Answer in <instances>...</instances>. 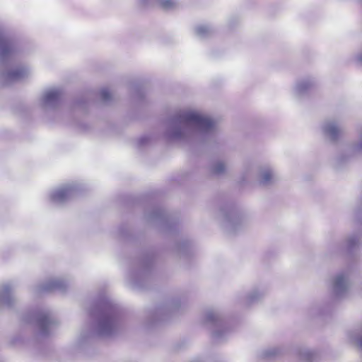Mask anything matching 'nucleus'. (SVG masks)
<instances>
[{"mask_svg":"<svg viewBox=\"0 0 362 362\" xmlns=\"http://www.w3.org/2000/svg\"><path fill=\"white\" fill-rule=\"evenodd\" d=\"M30 74V69L28 66H20L6 69V71L1 72V77L5 84L8 85L28 77Z\"/></svg>","mask_w":362,"mask_h":362,"instance_id":"423d86ee","label":"nucleus"},{"mask_svg":"<svg viewBox=\"0 0 362 362\" xmlns=\"http://www.w3.org/2000/svg\"><path fill=\"white\" fill-rule=\"evenodd\" d=\"M272 177V173L270 171H266L262 175V180L264 182H269Z\"/></svg>","mask_w":362,"mask_h":362,"instance_id":"ddd939ff","label":"nucleus"},{"mask_svg":"<svg viewBox=\"0 0 362 362\" xmlns=\"http://www.w3.org/2000/svg\"><path fill=\"white\" fill-rule=\"evenodd\" d=\"M186 119L187 122L204 131H209L214 126V122L211 119L197 112L189 113L187 115Z\"/></svg>","mask_w":362,"mask_h":362,"instance_id":"6e6552de","label":"nucleus"},{"mask_svg":"<svg viewBox=\"0 0 362 362\" xmlns=\"http://www.w3.org/2000/svg\"><path fill=\"white\" fill-rule=\"evenodd\" d=\"M344 281V278L342 276H339L336 280V284L337 286L341 285Z\"/></svg>","mask_w":362,"mask_h":362,"instance_id":"2eb2a0df","label":"nucleus"},{"mask_svg":"<svg viewBox=\"0 0 362 362\" xmlns=\"http://www.w3.org/2000/svg\"><path fill=\"white\" fill-rule=\"evenodd\" d=\"M16 51L13 41L9 38L0 26V63L9 60Z\"/></svg>","mask_w":362,"mask_h":362,"instance_id":"0eeeda50","label":"nucleus"},{"mask_svg":"<svg viewBox=\"0 0 362 362\" xmlns=\"http://www.w3.org/2000/svg\"><path fill=\"white\" fill-rule=\"evenodd\" d=\"M14 286L13 284L7 283L0 287V305L11 307L15 302Z\"/></svg>","mask_w":362,"mask_h":362,"instance_id":"1a4fd4ad","label":"nucleus"},{"mask_svg":"<svg viewBox=\"0 0 362 362\" xmlns=\"http://www.w3.org/2000/svg\"><path fill=\"white\" fill-rule=\"evenodd\" d=\"M173 3L171 1H170V0L165 1L163 2V6L165 8H169L171 6H173Z\"/></svg>","mask_w":362,"mask_h":362,"instance_id":"4468645a","label":"nucleus"},{"mask_svg":"<svg viewBox=\"0 0 362 362\" xmlns=\"http://www.w3.org/2000/svg\"><path fill=\"white\" fill-rule=\"evenodd\" d=\"M327 132L333 139H336L340 132L339 129L334 124H329L327 127Z\"/></svg>","mask_w":362,"mask_h":362,"instance_id":"9d476101","label":"nucleus"},{"mask_svg":"<svg viewBox=\"0 0 362 362\" xmlns=\"http://www.w3.org/2000/svg\"><path fill=\"white\" fill-rule=\"evenodd\" d=\"M90 345V325L86 323L79 329L76 339L70 347L74 354H84Z\"/></svg>","mask_w":362,"mask_h":362,"instance_id":"7ed1b4c3","label":"nucleus"},{"mask_svg":"<svg viewBox=\"0 0 362 362\" xmlns=\"http://www.w3.org/2000/svg\"><path fill=\"white\" fill-rule=\"evenodd\" d=\"M36 322L42 336H47L52 329L57 325L58 321L49 310H42L38 313Z\"/></svg>","mask_w":362,"mask_h":362,"instance_id":"39448f33","label":"nucleus"},{"mask_svg":"<svg viewBox=\"0 0 362 362\" xmlns=\"http://www.w3.org/2000/svg\"><path fill=\"white\" fill-rule=\"evenodd\" d=\"M111 92L107 88H104L100 91V97L104 101H107L111 98Z\"/></svg>","mask_w":362,"mask_h":362,"instance_id":"9b49d317","label":"nucleus"},{"mask_svg":"<svg viewBox=\"0 0 362 362\" xmlns=\"http://www.w3.org/2000/svg\"><path fill=\"white\" fill-rule=\"evenodd\" d=\"M63 90L60 87H50L45 89L40 97V105L45 110L57 108L62 100Z\"/></svg>","mask_w":362,"mask_h":362,"instance_id":"f03ea898","label":"nucleus"},{"mask_svg":"<svg viewBox=\"0 0 362 362\" xmlns=\"http://www.w3.org/2000/svg\"><path fill=\"white\" fill-rule=\"evenodd\" d=\"M214 170L216 173H220L225 170V165L222 163H217Z\"/></svg>","mask_w":362,"mask_h":362,"instance_id":"f8f14e48","label":"nucleus"},{"mask_svg":"<svg viewBox=\"0 0 362 362\" xmlns=\"http://www.w3.org/2000/svg\"><path fill=\"white\" fill-rule=\"evenodd\" d=\"M360 345H361V348H362V338H361V340H360Z\"/></svg>","mask_w":362,"mask_h":362,"instance_id":"dca6fc26","label":"nucleus"},{"mask_svg":"<svg viewBox=\"0 0 362 362\" xmlns=\"http://www.w3.org/2000/svg\"><path fill=\"white\" fill-rule=\"evenodd\" d=\"M82 189L78 182H70L53 189L49 193L50 201L58 205H63L72 200Z\"/></svg>","mask_w":362,"mask_h":362,"instance_id":"f257e3e1","label":"nucleus"},{"mask_svg":"<svg viewBox=\"0 0 362 362\" xmlns=\"http://www.w3.org/2000/svg\"><path fill=\"white\" fill-rule=\"evenodd\" d=\"M69 285L70 282L66 279L61 277L50 278L45 282L36 286L34 292L36 294H42L53 291L65 292L69 287Z\"/></svg>","mask_w":362,"mask_h":362,"instance_id":"20e7f679","label":"nucleus"}]
</instances>
